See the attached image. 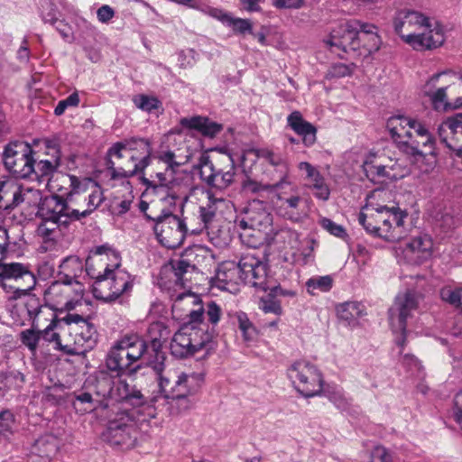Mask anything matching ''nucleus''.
<instances>
[{
	"label": "nucleus",
	"mask_w": 462,
	"mask_h": 462,
	"mask_svg": "<svg viewBox=\"0 0 462 462\" xmlns=\"http://www.w3.org/2000/svg\"><path fill=\"white\" fill-rule=\"evenodd\" d=\"M155 329L160 330V337L152 338V348L156 351V361L152 369L158 375L160 393L150 398L152 406L164 404L167 399H183L193 395L199 390L203 381L199 374H187L180 369L165 370V356L160 348L162 342L169 338L171 331L164 323H155L152 331Z\"/></svg>",
	"instance_id": "nucleus-1"
},
{
	"label": "nucleus",
	"mask_w": 462,
	"mask_h": 462,
	"mask_svg": "<svg viewBox=\"0 0 462 462\" xmlns=\"http://www.w3.org/2000/svg\"><path fill=\"white\" fill-rule=\"evenodd\" d=\"M61 181L69 184L68 189L58 188L60 194L51 195L42 199L36 216L41 219L36 234L43 241H54L58 237L61 226L67 227L74 219L69 212L68 203L74 201L75 195L87 190L88 181H79L74 175L62 176Z\"/></svg>",
	"instance_id": "nucleus-2"
},
{
	"label": "nucleus",
	"mask_w": 462,
	"mask_h": 462,
	"mask_svg": "<svg viewBox=\"0 0 462 462\" xmlns=\"http://www.w3.org/2000/svg\"><path fill=\"white\" fill-rule=\"evenodd\" d=\"M242 282L262 291L275 289L268 276L267 264L251 253L244 254L238 263H222L216 274L215 285L222 291L235 294L239 291V284Z\"/></svg>",
	"instance_id": "nucleus-3"
},
{
	"label": "nucleus",
	"mask_w": 462,
	"mask_h": 462,
	"mask_svg": "<svg viewBox=\"0 0 462 462\" xmlns=\"http://www.w3.org/2000/svg\"><path fill=\"white\" fill-rule=\"evenodd\" d=\"M395 32L414 50L423 51L441 46L445 41L443 27L413 10H401L393 21Z\"/></svg>",
	"instance_id": "nucleus-4"
},
{
	"label": "nucleus",
	"mask_w": 462,
	"mask_h": 462,
	"mask_svg": "<svg viewBox=\"0 0 462 462\" xmlns=\"http://www.w3.org/2000/svg\"><path fill=\"white\" fill-rule=\"evenodd\" d=\"M81 268V262L74 256L65 258L60 264V273H63V277L52 282L44 294L50 309L55 312L53 318H57L58 313L70 311L76 306L82 305L83 288L79 282L75 281L76 272H74Z\"/></svg>",
	"instance_id": "nucleus-5"
},
{
	"label": "nucleus",
	"mask_w": 462,
	"mask_h": 462,
	"mask_svg": "<svg viewBox=\"0 0 462 462\" xmlns=\"http://www.w3.org/2000/svg\"><path fill=\"white\" fill-rule=\"evenodd\" d=\"M204 319H190L176 332L171 342V351L176 357H188L206 348H211L213 335Z\"/></svg>",
	"instance_id": "nucleus-6"
},
{
	"label": "nucleus",
	"mask_w": 462,
	"mask_h": 462,
	"mask_svg": "<svg viewBox=\"0 0 462 462\" xmlns=\"http://www.w3.org/2000/svg\"><path fill=\"white\" fill-rule=\"evenodd\" d=\"M364 210L370 211L369 218L377 225V237L388 242H398L406 236L404 219L407 213L398 207L386 205H365Z\"/></svg>",
	"instance_id": "nucleus-7"
},
{
	"label": "nucleus",
	"mask_w": 462,
	"mask_h": 462,
	"mask_svg": "<svg viewBox=\"0 0 462 462\" xmlns=\"http://www.w3.org/2000/svg\"><path fill=\"white\" fill-rule=\"evenodd\" d=\"M128 152V163L125 167H116L111 160L107 162V168L111 178H130L142 173L151 162V145L149 141L143 138H133L124 141Z\"/></svg>",
	"instance_id": "nucleus-8"
},
{
	"label": "nucleus",
	"mask_w": 462,
	"mask_h": 462,
	"mask_svg": "<svg viewBox=\"0 0 462 462\" xmlns=\"http://www.w3.org/2000/svg\"><path fill=\"white\" fill-rule=\"evenodd\" d=\"M138 411L134 409L131 411H121L110 420L107 427L103 433L105 441L114 446H125L126 448L134 445L138 437V424L144 419H137Z\"/></svg>",
	"instance_id": "nucleus-9"
},
{
	"label": "nucleus",
	"mask_w": 462,
	"mask_h": 462,
	"mask_svg": "<svg viewBox=\"0 0 462 462\" xmlns=\"http://www.w3.org/2000/svg\"><path fill=\"white\" fill-rule=\"evenodd\" d=\"M92 383V392L74 393L72 405L80 414L94 411L97 409H106L109 406L107 396L112 393V377L105 371L97 374Z\"/></svg>",
	"instance_id": "nucleus-10"
},
{
	"label": "nucleus",
	"mask_w": 462,
	"mask_h": 462,
	"mask_svg": "<svg viewBox=\"0 0 462 462\" xmlns=\"http://www.w3.org/2000/svg\"><path fill=\"white\" fill-rule=\"evenodd\" d=\"M159 162L165 165L164 172H157L156 178L158 184L152 185V181L144 179L143 182L147 187H154L165 189L166 197L165 199L170 205H175L177 201L187 199V194L183 190V187L177 182L174 178V173L177 169L181 165L180 162L176 161V155L171 151H162L157 155Z\"/></svg>",
	"instance_id": "nucleus-11"
},
{
	"label": "nucleus",
	"mask_w": 462,
	"mask_h": 462,
	"mask_svg": "<svg viewBox=\"0 0 462 462\" xmlns=\"http://www.w3.org/2000/svg\"><path fill=\"white\" fill-rule=\"evenodd\" d=\"M287 375L294 388L304 397L310 398L321 393L324 384L319 368L305 360L296 361L287 369Z\"/></svg>",
	"instance_id": "nucleus-12"
},
{
	"label": "nucleus",
	"mask_w": 462,
	"mask_h": 462,
	"mask_svg": "<svg viewBox=\"0 0 462 462\" xmlns=\"http://www.w3.org/2000/svg\"><path fill=\"white\" fill-rule=\"evenodd\" d=\"M199 165L200 179L210 187L223 189L234 181L235 163L230 155H223L216 162L202 155Z\"/></svg>",
	"instance_id": "nucleus-13"
},
{
	"label": "nucleus",
	"mask_w": 462,
	"mask_h": 462,
	"mask_svg": "<svg viewBox=\"0 0 462 462\" xmlns=\"http://www.w3.org/2000/svg\"><path fill=\"white\" fill-rule=\"evenodd\" d=\"M236 225L242 230H257L259 240L253 244L261 246L267 238L268 231L273 223V217L261 200H253L236 219Z\"/></svg>",
	"instance_id": "nucleus-14"
},
{
	"label": "nucleus",
	"mask_w": 462,
	"mask_h": 462,
	"mask_svg": "<svg viewBox=\"0 0 462 462\" xmlns=\"http://www.w3.org/2000/svg\"><path fill=\"white\" fill-rule=\"evenodd\" d=\"M32 147L23 141L7 143L3 152L5 168L17 179H27L32 171V162L34 155Z\"/></svg>",
	"instance_id": "nucleus-15"
},
{
	"label": "nucleus",
	"mask_w": 462,
	"mask_h": 462,
	"mask_svg": "<svg viewBox=\"0 0 462 462\" xmlns=\"http://www.w3.org/2000/svg\"><path fill=\"white\" fill-rule=\"evenodd\" d=\"M146 217L151 218L147 214ZM152 219L155 222L154 233L162 245L168 248H174L184 241L187 226L179 217L168 212Z\"/></svg>",
	"instance_id": "nucleus-16"
},
{
	"label": "nucleus",
	"mask_w": 462,
	"mask_h": 462,
	"mask_svg": "<svg viewBox=\"0 0 462 462\" xmlns=\"http://www.w3.org/2000/svg\"><path fill=\"white\" fill-rule=\"evenodd\" d=\"M79 181H88L87 190L80 195L74 196V201L68 203V209L74 221L89 216L103 202L104 196L101 188L90 179L79 180Z\"/></svg>",
	"instance_id": "nucleus-17"
},
{
	"label": "nucleus",
	"mask_w": 462,
	"mask_h": 462,
	"mask_svg": "<svg viewBox=\"0 0 462 462\" xmlns=\"http://www.w3.org/2000/svg\"><path fill=\"white\" fill-rule=\"evenodd\" d=\"M358 21L341 23L332 29L325 43L333 51L339 50L344 52L356 51L361 47V36L357 30Z\"/></svg>",
	"instance_id": "nucleus-18"
},
{
	"label": "nucleus",
	"mask_w": 462,
	"mask_h": 462,
	"mask_svg": "<svg viewBox=\"0 0 462 462\" xmlns=\"http://www.w3.org/2000/svg\"><path fill=\"white\" fill-rule=\"evenodd\" d=\"M47 155L50 159L36 160L32 155V171L29 173L27 180H36L39 183L49 182L53 174L61 165V152L59 144L55 141H46Z\"/></svg>",
	"instance_id": "nucleus-19"
},
{
	"label": "nucleus",
	"mask_w": 462,
	"mask_h": 462,
	"mask_svg": "<svg viewBox=\"0 0 462 462\" xmlns=\"http://www.w3.org/2000/svg\"><path fill=\"white\" fill-rule=\"evenodd\" d=\"M8 243L4 240L0 242V278L13 279L16 282H19L20 280L23 282L25 283L24 288H18L16 292L22 293L32 290L36 284L34 274L23 263H2L3 260L8 257Z\"/></svg>",
	"instance_id": "nucleus-20"
},
{
	"label": "nucleus",
	"mask_w": 462,
	"mask_h": 462,
	"mask_svg": "<svg viewBox=\"0 0 462 462\" xmlns=\"http://www.w3.org/2000/svg\"><path fill=\"white\" fill-rule=\"evenodd\" d=\"M457 82H451L438 88L429 98L436 111H447L462 106V75L455 77Z\"/></svg>",
	"instance_id": "nucleus-21"
},
{
	"label": "nucleus",
	"mask_w": 462,
	"mask_h": 462,
	"mask_svg": "<svg viewBox=\"0 0 462 462\" xmlns=\"http://www.w3.org/2000/svg\"><path fill=\"white\" fill-rule=\"evenodd\" d=\"M155 323H162L160 320H157L155 322H152L149 328V333L151 336V345L147 346L144 340L138 337L137 336H129L123 337L122 343L124 344V346H125V350L127 352L126 355H128L129 359H131L132 364L136 362L137 360L141 358H144L147 360V362L152 366L154 362L156 361V351L152 348V338L153 337H160V330L155 329L152 330V326Z\"/></svg>",
	"instance_id": "nucleus-22"
},
{
	"label": "nucleus",
	"mask_w": 462,
	"mask_h": 462,
	"mask_svg": "<svg viewBox=\"0 0 462 462\" xmlns=\"http://www.w3.org/2000/svg\"><path fill=\"white\" fill-rule=\"evenodd\" d=\"M30 196L41 199V192L36 189L0 181V208H14L24 201L31 204Z\"/></svg>",
	"instance_id": "nucleus-23"
},
{
	"label": "nucleus",
	"mask_w": 462,
	"mask_h": 462,
	"mask_svg": "<svg viewBox=\"0 0 462 462\" xmlns=\"http://www.w3.org/2000/svg\"><path fill=\"white\" fill-rule=\"evenodd\" d=\"M69 325L70 337L74 339V346L78 352L79 348H92L97 340V331L89 319H64Z\"/></svg>",
	"instance_id": "nucleus-24"
},
{
	"label": "nucleus",
	"mask_w": 462,
	"mask_h": 462,
	"mask_svg": "<svg viewBox=\"0 0 462 462\" xmlns=\"http://www.w3.org/2000/svg\"><path fill=\"white\" fill-rule=\"evenodd\" d=\"M417 120L406 116H392L387 121V128L391 137L397 143L400 149L406 151L407 146L412 137L414 125Z\"/></svg>",
	"instance_id": "nucleus-25"
},
{
	"label": "nucleus",
	"mask_w": 462,
	"mask_h": 462,
	"mask_svg": "<svg viewBox=\"0 0 462 462\" xmlns=\"http://www.w3.org/2000/svg\"><path fill=\"white\" fill-rule=\"evenodd\" d=\"M413 127V134L405 152L411 155L434 154L435 141L428 128L419 121Z\"/></svg>",
	"instance_id": "nucleus-26"
},
{
	"label": "nucleus",
	"mask_w": 462,
	"mask_h": 462,
	"mask_svg": "<svg viewBox=\"0 0 462 462\" xmlns=\"http://www.w3.org/2000/svg\"><path fill=\"white\" fill-rule=\"evenodd\" d=\"M19 287H16L17 290ZM28 291L19 293L14 291L15 297L10 299L7 308L12 318H36L42 312V307L35 298L21 299Z\"/></svg>",
	"instance_id": "nucleus-27"
},
{
	"label": "nucleus",
	"mask_w": 462,
	"mask_h": 462,
	"mask_svg": "<svg viewBox=\"0 0 462 462\" xmlns=\"http://www.w3.org/2000/svg\"><path fill=\"white\" fill-rule=\"evenodd\" d=\"M109 398L116 401H124L137 407L145 404L152 406L148 397H145L139 390L134 389L123 380H118L116 384L112 380V393L107 396V400Z\"/></svg>",
	"instance_id": "nucleus-28"
},
{
	"label": "nucleus",
	"mask_w": 462,
	"mask_h": 462,
	"mask_svg": "<svg viewBox=\"0 0 462 462\" xmlns=\"http://www.w3.org/2000/svg\"><path fill=\"white\" fill-rule=\"evenodd\" d=\"M199 208V218L203 224V228H207L213 221L217 211L222 210L228 204V201L222 198H217L212 191L206 190L202 193Z\"/></svg>",
	"instance_id": "nucleus-29"
},
{
	"label": "nucleus",
	"mask_w": 462,
	"mask_h": 462,
	"mask_svg": "<svg viewBox=\"0 0 462 462\" xmlns=\"http://www.w3.org/2000/svg\"><path fill=\"white\" fill-rule=\"evenodd\" d=\"M87 273L89 276L95 279L92 292L95 298L104 301H111L113 299V292L110 290L111 281L108 279V274L111 273L110 264H106L104 272L96 273V270L87 262Z\"/></svg>",
	"instance_id": "nucleus-30"
},
{
	"label": "nucleus",
	"mask_w": 462,
	"mask_h": 462,
	"mask_svg": "<svg viewBox=\"0 0 462 462\" xmlns=\"http://www.w3.org/2000/svg\"><path fill=\"white\" fill-rule=\"evenodd\" d=\"M287 124L298 135L301 136L302 143L306 146L315 143L317 129L312 124L304 120L300 112L291 113L287 117Z\"/></svg>",
	"instance_id": "nucleus-31"
},
{
	"label": "nucleus",
	"mask_w": 462,
	"mask_h": 462,
	"mask_svg": "<svg viewBox=\"0 0 462 462\" xmlns=\"http://www.w3.org/2000/svg\"><path fill=\"white\" fill-rule=\"evenodd\" d=\"M433 242L428 236L414 237L407 244L405 254L416 263H421L432 254Z\"/></svg>",
	"instance_id": "nucleus-32"
},
{
	"label": "nucleus",
	"mask_w": 462,
	"mask_h": 462,
	"mask_svg": "<svg viewBox=\"0 0 462 462\" xmlns=\"http://www.w3.org/2000/svg\"><path fill=\"white\" fill-rule=\"evenodd\" d=\"M122 340L117 341L109 350L106 365L108 370L120 374L128 369L133 364L129 359Z\"/></svg>",
	"instance_id": "nucleus-33"
},
{
	"label": "nucleus",
	"mask_w": 462,
	"mask_h": 462,
	"mask_svg": "<svg viewBox=\"0 0 462 462\" xmlns=\"http://www.w3.org/2000/svg\"><path fill=\"white\" fill-rule=\"evenodd\" d=\"M418 308V298L411 292L399 294L390 309L391 318H408L413 315V311Z\"/></svg>",
	"instance_id": "nucleus-34"
},
{
	"label": "nucleus",
	"mask_w": 462,
	"mask_h": 462,
	"mask_svg": "<svg viewBox=\"0 0 462 462\" xmlns=\"http://www.w3.org/2000/svg\"><path fill=\"white\" fill-rule=\"evenodd\" d=\"M180 125L183 127L197 130L204 136L211 138L216 136L223 129L222 125L203 116L183 117L180 119Z\"/></svg>",
	"instance_id": "nucleus-35"
},
{
	"label": "nucleus",
	"mask_w": 462,
	"mask_h": 462,
	"mask_svg": "<svg viewBox=\"0 0 462 462\" xmlns=\"http://www.w3.org/2000/svg\"><path fill=\"white\" fill-rule=\"evenodd\" d=\"M299 168L306 172L311 187L315 189V196L319 199L328 200L330 190L320 172L307 162H300Z\"/></svg>",
	"instance_id": "nucleus-36"
},
{
	"label": "nucleus",
	"mask_w": 462,
	"mask_h": 462,
	"mask_svg": "<svg viewBox=\"0 0 462 462\" xmlns=\"http://www.w3.org/2000/svg\"><path fill=\"white\" fill-rule=\"evenodd\" d=\"M462 133V113L448 117L438 128V134L441 143L445 144L449 150H456L452 140H449L448 134Z\"/></svg>",
	"instance_id": "nucleus-37"
},
{
	"label": "nucleus",
	"mask_w": 462,
	"mask_h": 462,
	"mask_svg": "<svg viewBox=\"0 0 462 462\" xmlns=\"http://www.w3.org/2000/svg\"><path fill=\"white\" fill-rule=\"evenodd\" d=\"M108 279L111 281L110 290L113 292L114 300L124 292L132 289L130 275L124 270L119 269V267H111V273L108 274Z\"/></svg>",
	"instance_id": "nucleus-38"
},
{
	"label": "nucleus",
	"mask_w": 462,
	"mask_h": 462,
	"mask_svg": "<svg viewBox=\"0 0 462 462\" xmlns=\"http://www.w3.org/2000/svg\"><path fill=\"white\" fill-rule=\"evenodd\" d=\"M357 30L361 39V47L371 54L379 49L380 38L376 32V27L371 23H361L358 21Z\"/></svg>",
	"instance_id": "nucleus-39"
},
{
	"label": "nucleus",
	"mask_w": 462,
	"mask_h": 462,
	"mask_svg": "<svg viewBox=\"0 0 462 462\" xmlns=\"http://www.w3.org/2000/svg\"><path fill=\"white\" fill-rule=\"evenodd\" d=\"M181 302H183L186 307H197L190 309L189 313L186 314V318H202L204 308L201 304V299L199 295L190 291L180 293L174 299L173 307L177 308L178 304H180Z\"/></svg>",
	"instance_id": "nucleus-40"
},
{
	"label": "nucleus",
	"mask_w": 462,
	"mask_h": 462,
	"mask_svg": "<svg viewBox=\"0 0 462 462\" xmlns=\"http://www.w3.org/2000/svg\"><path fill=\"white\" fill-rule=\"evenodd\" d=\"M58 447L57 438L51 434H47L35 441L32 452L39 457L51 458L56 454Z\"/></svg>",
	"instance_id": "nucleus-41"
},
{
	"label": "nucleus",
	"mask_w": 462,
	"mask_h": 462,
	"mask_svg": "<svg viewBox=\"0 0 462 462\" xmlns=\"http://www.w3.org/2000/svg\"><path fill=\"white\" fill-rule=\"evenodd\" d=\"M363 170L369 180L372 182H380L381 179L387 177L389 179L397 178L386 171V167L379 163L374 158H368L363 163Z\"/></svg>",
	"instance_id": "nucleus-42"
},
{
	"label": "nucleus",
	"mask_w": 462,
	"mask_h": 462,
	"mask_svg": "<svg viewBox=\"0 0 462 462\" xmlns=\"http://www.w3.org/2000/svg\"><path fill=\"white\" fill-rule=\"evenodd\" d=\"M252 153H254L258 159H263L273 167L278 168L282 173L280 181H285L288 166L284 157L281 153H276L268 149L254 150L252 151Z\"/></svg>",
	"instance_id": "nucleus-43"
},
{
	"label": "nucleus",
	"mask_w": 462,
	"mask_h": 462,
	"mask_svg": "<svg viewBox=\"0 0 462 462\" xmlns=\"http://www.w3.org/2000/svg\"><path fill=\"white\" fill-rule=\"evenodd\" d=\"M299 240V235L296 231L288 228V227H282L275 231L273 233V230L271 229L270 232H268V236L266 238L267 243L270 245L273 244V241L275 243H281L283 244V246H290V247H295L298 245Z\"/></svg>",
	"instance_id": "nucleus-44"
},
{
	"label": "nucleus",
	"mask_w": 462,
	"mask_h": 462,
	"mask_svg": "<svg viewBox=\"0 0 462 462\" xmlns=\"http://www.w3.org/2000/svg\"><path fill=\"white\" fill-rule=\"evenodd\" d=\"M284 186L291 188V185L286 181H278L273 185L262 184L256 180L246 179L242 183V190L246 195L261 194L263 192H273L279 189H283Z\"/></svg>",
	"instance_id": "nucleus-45"
},
{
	"label": "nucleus",
	"mask_w": 462,
	"mask_h": 462,
	"mask_svg": "<svg viewBox=\"0 0 462 462\" xmlns=\"http://www.w3.org/2000/svg\"><path fill=\"white\" fill-rule=\"evenodd\" d=\"M189 261L190 262V257L187 258V261H185L182 256H180V259L172 260L170 263L175 285L184 287L185 282L188 281L186 275L196 272V270L192 269L193 265H191L192 263H189Z\"/></svg>",
	"instance_id": "nucleus-46"
},
{
	"label": "nucleus",
	"mask_w": 462,
	"mask_h": 462,
	"mask_svg": "<svg viewBox=\"0 0 462 462\" xmlns=\"http://www.w3.org/2000/svg\"><path fill=\"white\" fill-rule=\"evenodd\" d=\"M337 318H357L366 316V307L359 301H346L336 306Z\"/></svg>",
	"instance_id": "nucleus-47"
},
{
	"label": "nucleus",
	"mask_w": 462,
	"mask_h": 462,
	"mask_svg": "<svg viewBox=\"0 0 462 462\" xmlns=\"http://www.w3.org/2000/svg\"><path fill=\"white\" fill-rule=\"evenodd\" d=\"M305 285L308 293L310 295L328 292L333 286V278L330 275L312 277L306 282Z\"/></svg>",
	"instance_id": "nucleus-48"
},
{
	"label": "nucleus",
	"mask_w": 462,
	"mask_h": 462,
	"mask_svg": "<svg viewBox=\"0 0 462 462\" xmlns=\"http://www.w3.org/2000/svg\"><path fill=\"white\" fill-rule=\"evenodd\" d=\"M95 255L101 256L99 262L102 265L106 266V264H110L111 267H119L120 266V257L118 253L113 250L110 246L106 245L97 246L94 250L91 251Z\"/></svg>",
	"instance_id": "nucleus-49"
},
{
	"label": "nucleus",
	"mask_w": 462,
	"mask_h": 462,
	"mask_svg": "<svg viewBox=\"0 0 462 462\" xmlns=\"http://www.w3.org/2000/svg\"><path fill=\"white\" fill-rule=\"evenodd\" d=\"M59 319H52V322L51 325H49L42 332L43 337L50 341L54 342L56 346L55 348L60 349L63 351L66 354L69 355H75L78 353V349L76 347H72L70 345H65L62 346L60 343V336L58 333L53 331V328L56 326V322Z\"/></svg>",
	"instance_id": "nucleus-50"
},
{
	"label": "nucleus",
	"mask_w": 462,
	"mask_h": 462,
	"mask_svg": "<svg viewBox=\"0 0 462 462\" xmlns=\"http://www.w3.org/2000/svg\"><path fill=\"white\" fill-rule=\"evenodd\" d=\"M448 76L450 77H457L456 73L453 72H448V71H442L439 73L433 74L429 80L423 85L421 88V93L424 97H430L436 90L439 88H443L448 81H445V84H439V80L443 78H446Z\"/></svg>",
	"instance_id": "nucleus-51"
},
{
	"label": "nucleus",
	"mask_w": 462,
	"mask_h": 462,
	"mask_svg": "<svg viewBox=\"0 0 462 462\" xmlns=\"http://www.w3.org/2000/svg\"><path fill=\"white\" fill-rule=\"evenodd\" d=\"M440 297L443 300L462 310V287L456 289L445 287L440 291Z\"/></svg>",
	"instance_id": "nucleus-52"
},
{
	"label": "nucleus",
	"mask_w": 462,
	"mask_h": 462,
	"mask_svg": "<svg viewBox=\"0 0 462 462\" xmlns=\"http://www.w3.org/2000/svg\"><path fill=\"white\" fill-rule=\"evenodd\" d=\"M133 102L136 107L145 112H152L157 109L161 104L156 97H148L146 95H137L134 97Z\"/></svg>",
	"instance_id": "nucleus-53"
},
{
	"label": "nucleus",
	"mask_w": 462,
	"mask_h": 462,
	"mask_svg": "<svg viewBox=\"0 0 462 462\" xmlns=\"http://www.w3.org/2000/svg\"><path fill=\"white\" fill-rule=\"evenodd\" d=\"M406 319H391V328L395 335V343L402 348L406 342Z\"/></svg>",
	"instance_id": "nucleus-54"
},
{
	"label": "nucleus",
	"mask_w": 462,
	"mask_h": 462,
	"mask_svg": "<svg viewBox=\"0 0 462 462\" xmlns=\"http://www.w3.org/2000/svg\"><path fill=\"white\" fill-rule=\"evenodd\" d=\"M41 334V331H36L33 328L21 332V340L23 344L25 345L32 354L36 352Z\"/></svg>",
	"instance_id": "nucleus-55"
},
{
	"label": "nucleus",
	"mask_w": 462,
	"mask_h": 462,
	"mask_svg": "<svg viewBox=\"0 0 462 462\" xmlns=\"http://www.w3.org/2000/svg\"><path fill=\"white\" fill-rule=\"evenodd\" d=\"M181 256L185 261L190 257L189 263L193 265L192 269L198 271L201 260L205 259V251L201 247L189 248L184 251Z\"/></svg>",
	"instance_id": "nucleus-56"
},
{
	"label": "nucleus",
	"mask_w": 462,
	"mask_h": 462,
	"mask_svg": "<svg viewBox=\"0 0 462 462\" xmlns=\"http://www.w3.org/2000/svg\"><path fill=\"white\" fill-rule=\"evenodd\" d=\"M282 189H279L277 191H273V193L277 196L278 199L281 201V208L285 209L295 210L298 209L300 204L302 201V199L298 195H291V197L285 198L283 193L281 192Z\"/></svg>",
	"instance_id": "nucleus-57"
},
{
	"label": "nucleus",
	"mask_w": 462,
	"mask_h": 462,
	"mask_svg": "<svg viewBox=\"0 0 462 462\" xmlns=\"http://www.w3.org/2000/svg\"><path fill=\"white\" fill-rule=\"evenodd\" d=\"M79 104V97L77 92L70 94L65 99L60 100L54 109V114L60 116L64 114L68 107H76Z\"/></svg>",
	"instance_id": "nucleus-58"
},
{
	"label": "nucleus",
	"mask_w": 462,
	"mask_h": 462,
	"mask_svg": "<svg viewBox=\"0 0 462 462\" xmlns=\"http://www.w3.org/2000/svg\"><path fill=\"white\" fill-rule=\"evenodd\" d=\"M370 211L364 210L358 215V222L359 224L365 229V231L374 236H377V225H375V221L369 218Z\"/></svg>",
	"instance_id": "nucleus-59"
},
{
	"label": "nucleus",
	"mask_w": 462,
	"mask_h": 462,
	"mask_svg": "<svg viewBox=\"0 0 462 462\" xmlns=\"http://www.w3.org/2000/svg\"><path fill=\"white\" fill-rule=\"evenodd\" d=\"M226 24L232 26L236 32H252V23L246 19L233 18L232 16H229Z\"/></svg>",
	"instance_id": "nucleus-60"
},
{
	"label": "nucleus",
	"mask_w": 462,
	"mask_h": 462,
	"mask_svg": "<svg viewBox=\"0 0 462 462\" xmlns=\"http://www.w3.org/2000/svg\"><path fill=\"white\" fill-rule=\"evenodd\" d=\"M239 328L245 341L254 340L258 334L250 319H239Z\"/></svg>",
	"instance_id": "nucleus-61"
},
{
	"label": "nucleus",
	"mask_w": 462,
	"mask_h": 462,
	"mask_svg": "<svg viewBox=\"0 0 462 462\" xmlns=\"http://www.w3.org/2000/svg\"><path fill=\"white\" fill-rule=\"evenodd\" d=\"M14 426V414L7 410L0 412V432H12Z\"/></svg>",
	"instance_id": "nucleus-62"
},
{
	"label": "nucleus",
	"mask_w": 462,
	"mask_h": 462,
	"mask_svg": "<svg viewBox=\"0 0 462 462\" xmlns=\"http://www.w3.org/2000/svg\"><path fill=\"white\" fill-rule=\"evenodd\" d=\"M322 226L331 235L337 237L344 238L347 236L346 229L342 226L337 225V223L333 222L328 218H324L322 220Z\"/></svg>",
	"instance_id": "nucleus-63"
},
{
	"label": "nucleus",
	"mask_w": 462,
	"mask_h": 462,
	"mask_svg": "<svg viewBox=\"0 0 462 462\" xmlns=\"http://www.w3.org/2000/svg\"><path fill=\"white\" fill-rule=\"evenodd\" d=\"M371 462H392V456L382 446H376L371 454Z\"/></svg>",
	"instance_id": "nucleus-64"
}]
</instances>
